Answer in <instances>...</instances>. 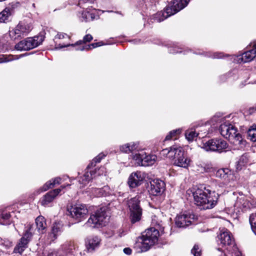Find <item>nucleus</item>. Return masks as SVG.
<instances>
[{"label":"nucleus","mask_w":256,"mask_h":256,"mask_svg":"<svg viewBox=\"0 0 256 256\" xmlns=\"http://www.w3.org/2000/svg\"><path fill=\"white\" fill-rule=\"evenodd\" d=\"M194 204L201 209L213 208L217 203L218 197L211 196V191L208 189L198 188L192 192Z\"/></svg>","instance_id":"obj_1"},{"label":"nucleus","mask_w":256,"mask_h":256,"mask_svg":"<svg viewBox=\"0 0 256 256\" xmlns=\"http://www.w3.org/2000/svg\"><path fill=\"white\" fill-rule=\"evenodd\" d=\"M188 4V0H174L166 7L163 11L158 12L154 16V19L157 22L163 21L184 8Z\"/></svg>","instance_id":"obj_2"},{"label":"nucleus","mask_w":256,"mask_h":256,"mask_svg":"<svg viewBox=\"0 0 256 256\" xmlns=\"http://www.w3.org/2000/svg\"><path fill=\"white\" fill-rule=\"evenodd\" d=\"M106 156L102 153L100 154L98 156L94 158L88 166L86 168L82 176L78 178V182L80 188H83L93 178L95 177L96 174V169L93 170L92 168L96 166L97 163L100 162L101 160Z\"/></svg>","instance_id":"obj_3"},{"label":"nucleus","mask_w":256,"mask_h":256,"mask_svg":"<svg viewBox=\"0 0 256 256\" xmlns=\"http://www.w3.org/2000/svg\"><path fill=\"white\" fill-rule=\"evenodd\" d=\"M220 134L226 138L234 140L235 144H242L244 141L242 136L237 133V130L234 126L228 122H225L220 127Z\"/></svg>","instance_id":"obj_4"},{"label":"nucleus","mask_w":256,"mask_h":256,"mask_svg":"<svg viewBox=\"0 0 256 256\" xmlns=\"http://www.w3.org/2000/svg\"><path fill=\"white\" fill-rule=\"evenodd\" d=\"M106 210L104 208L97 210L90 215L86 224L93 228H99L106 226L108 216Z\"/></svg>","instance_id":"obj_5"},{"label":"nucleus","mask_w":256,"mask_h":256,"mask_svg":"<svg viewBox=\"0 0 256 256\" xmlns=\"http://www.w3.org/2000/svg\"><path fill=\"white\" fill-rule=\"evenodd\" d=\"M44 40L42 35L33 38H28L16 44L15 48L18 50H28L40 44Z\"/></svg>","instance_id":"obj_6"},{"label":"nucleus","mask_w":256,"mask_h":256,"mask_svg":"<svg viewBox=\"0 0 256 256\" xmlns=\"http://www.w3.org/2000/svg\"><path fill=\"white\" fill-rule=\"evenodd\" d=\"M162 222L157 224V220L154 218L152 220V224L154 225L157 226V228H150L146 229L142 234V236L144 237L153 246L154 245L158 240L160 236L159 230H164V227L162 226Z\"/></svg>","instance_id":"obj_7"},{"label":"nucleus","mask_w":256,"mask_h":256,"mask_svg":"<svg viewBox=\"0 0 256 256\" xmlns=\"http://www.w3.org/2000/svg\"><path fill=\"white\" fill-rule=\"evenodd\" d=\"M140 200L137 196L132 198L128 202L130 212V219L132 224L140 221L142 218V209L140 206Z\"/></svg>","instance_id":"obj_8"},{"label":"nucleus","mask_w":256,"mask_h":256,"mask_svg":"<svg viewBox=\"0 0 256 256\" xmlns=\"http://www.w3.org/2000/svg\"><path fill=\"white\" fill-rule=\"evenodd\" d=\"M227 147V142L225 140L219 138L210 140L205 143H204L202 146L207 152L210 151L218 152H222Z\"/></svg>","instance_id":"obj_9"},{"label":"nucleus","mask_w":256,"mask_h":256,"mask_svg":"<svg viewBox=\"0 0 256 256\" xmlns=\"http://www.w3.org/2000/svg\"><path fill=\"white\" fill-rule=\"evenodd\" d=\"M217 242L222 248L226 247V248L228 251H230L232 246L236 245L232 234L225 228L220 230V233L217 236Z\"/></svg>","instance_id":"obj_10"},{"label":"nucleus","mask_w":256,"mask_h":256,"mask_svg":"<svg viewBox=\"0 0 256 256\" xmlns=\"http://www.w3.org/2000/svg\"><path fill=\"white\" fill-rule=\"evenodd\" d=\"M132 159L136 161L138 166H152L157 159V156L154 154L146 155L144 152L132 154Z\"/></svg>","instance_id":"obj_11"},{"label":"nucleus","mask_w":256,"mask_h":256,"mask_svg":"<svg viewBox=\"0 0 256 256\" xmlns=\"http://www.w3.org/2000/svg\"><path fill=\"white\" fill-rule=\"evenodd\" d=\"M68 214L78 222L84 218L88 213L86 206L82 204H76L71 206L68 209Z\"/></svg>","instance_id":"obj_12"},{"label":"nucleus","mask_w":256,"mask_h":256,"mask_svg":"<svg viewBox=\"0 0 256 256\" xmlns=\"http://www.w3.org/2000/svg\"><path fill=\"white\" fill-rule=\"evenodd\" d=\"M175 152L174 156L172 158L174 160V164L180 167L187 168L190 165V160L185 156L182 148L178 146Z\"/></svg>","instance_id":"obj_13"},{"label":"nucleus","mask_w":256,"mask_h":256,"mask_svg":"<svg viewBox=\"0 0 256 256\" xmlns=\"http://www.w3.org/2000/svg\"><path fill=\"white\" fill-rule=\"evenodd\" d=\"M30 30V26L29 24L20 22L14 28L10 31V36L14 40L26 36Z\"/></svg>","instance_id":"obj_14"},{"label":"nucleus","mask_w":256,"mask_h":256,"mask_svg":"<svg viewBox=\"0 0 256 256\" xmlns=\"http://www.w3.org/2000/svg\"><path fill=\"white\" fill-rule=\"evenodd\" d=\"M152 246V244L142 235L136 239L134 248L137 252L142 253L148 251Z\"/></svg>","instance_id":"obj_15"},{"label":"nucleus","mask_w":256,"mask_h":256,"mask_svg":"<svg viewBox=\"0 0 256 256\" xmlns=\"http://www.w3.org/2000/svg\"><path fill=\"white\" fill-rule=\"evenodd\" d=\"M144 179V173L140 171L132 172L128 180V184L132 188H135L140 186Z\"/></svg>","instance_id":"obj_16"},{"label":"nucleus","mask_w":256,"mask_h":256,"mask_svg":"<svg viewBox=\"0 0 256 256\" xmlns=\"http://www.w3.org/2000/svg\"><path fill=\"white\" fill-rule=\"evenodd\" d=\"M194 215L190 213L183 214L178 215L175 220L176 226L179 228H184L192 224Z\"/></svg>","instance_id":"obj_17"},{"label":"nucleus","mask_w":256,"mask_h":256,"mask_svg":"<svg viewBox=\"0 0 256 256\" xmlns=\"http://www.w3.org/2000/svg\"><path fill=\"white\" fill-rule=\"evenodd\" d=\"M217 178L222 180L226 184L234 180V176L232 172L228 168H220L217 170L216 174Z\"/></svg>","instance_id":"obj_18"},{"label":"nucleus","mask_w":256,"mask_h":256,"mask_svg":"<svg viewBox=\"0 0 256 256\" xmlns=\"http://www.w3.org/2000/svg\"><path fill=\"white\" fill-rule=\"evenodd\" d=\"M165 184L160 180H154L150 182V193L154 196L160 195L164 191Z\"/></svg>","instance_id":"obj_19"},{"label":"nucleus","mask_w":256,"mask_h":256,"mask_svg":"<svg viewBox=\"0 0 256 256\" xmlns=\"http://www.w3.org/2000/svg\"><path fill=\"white\" fill-rule=\"evenodd\" d=\"M61 189L56 188L46 193L42 198L40 202L44 206H48L60 193Z\"/></svg>","instance_id":"obj_20"},{"label":"nucleus","mask_w":256,"mask_h":256,"mask_svg":"<svg viewBox=\"0 0 256 256\" xmlns=\"http://www.w3.org/2000/svg\"><path fill=\"white\" fill-rule=\"evenodd\" d=\"M100 240L97 236H92L88 238L86 243L88 251V252H94L100 246Z\"/></svg>","instance_id":"obj_21"},{"label":"nucleus","mask_w":256,"mask_h":256,"mask_svg":"<svg viewBox=\"0 0 256 256\" xmlns=\"http://www.w3.org/2000/svg\"><path fill=\"white\" fill-rule=\"evenodd\" d=\"M256 58V42H254L253 48L246 51L242 55V61L244 62H248Z\"/></svg>","instance_id":"obj_22"},{"label":"nucleus","mask_w":256,"mask_h":256,"mask_svg":"<svg viewBox=\"0 0 256 256\" xmlns=\"http://www.w3.org/2000/svg\"><path fill=\"white\" fill-rule=\"evenodd\" d=\"M35 224L37 227V231L39 234H42L45 232L47 225L46 220L43 216H40L36 218Z\"/></svg>","instance_id":"obj_23"},{"label":"nucleus","mask_w":256,"mask_h":256,"mask_svg":"<svg viewBox=\"0 0 256 256\" xmlns=\"http://www.w3.org/2000/svg\"><path fill=\"white\" fill-rule=\"evenodd\" d=\"M30 242L25 236H23L20 239L19 242L14 247V252L22 254L25 249L28 247V244Z\"/></svg>","instance_id":"obj_24"},{"label":"nucleus","mask_w":256,"mask_h":256,"mask_svg":"<svg viewBox=\"0 0 256 256\" xmlns=\"http://www.w3.org/2000/svg\"><path fill=\"white\" fill-rule=\"evenodd\" d=\"M37 227L35 224H29L28 226L27 230H26L24 236H25L28 240L30 241L32 240V236L34 234H38Z\"/></svg>","instance_id":"obj_25"},{"label":"nucleus","mask_w":256,"mask_h":256,"mask_svg":"<svg viewBox=\"0 0 256 256\" xmlns=\"http://www.w3.org/2000/svg\"><path fill=\"white\" fill-rule=\"evenodd\" d=\"M62 228L58 224H54L52 228V232L48 234V238L51 241H54L57 236L61 232Z\"/></svg>","instance_id":"obj_26"},{"label":"nucleus","mask_w":256,"mask_h":256,"mask_svg":"<svg viewBox=\"0 0 256 256\" xmlns=\"http://www.w3.org/2000/svg\"><path fill=\"white\" fill-rule=\"evenodd\" d=\"M92 193L97 197L105 196L110 194V189L108 186H104L100 188H96L92 190Z\"/></svg>","instance_id":"obj_27"},{"label":"nucleus","mask_w":256,"mask_h":256,"mask_svg":"<svg viewBox=\"0 0 256 256\" xmlns=\"http://www.w3.org/2000/svg\"><path fill=\"white\" fill-rule=\"evenodd\" d=\"M178 145H174L168 148L163 149L160 152L161 155L163 156H166L170 159H172L176 154V150L177 148Z\"/></svg>","instance_id":"obj_28"},{"label":"nucleus","mask_w":256,"mask_h":256,"mask_svg":"<svg viewBox=\"0 0 256 256\" xmlns=\"http://www.w3.org/2000/svg\"><path fill=\"white\" fill-rule=\"evenodd\" d=\"M24 54L20 55H0V63L6 62L13 60H18Z\"/></svg>","instance_id":"obj_29"},{"label":"nucleus","mask_w":256,"mask_h":256,"mask_svg":"<svg viewBox=\"0 0 256 256\" xmlns=\"http://www.w3.org/2000/svg\"><path fill=\"white\" fill-rule=\"evenodd\" d=\"M11 216L12 215L10 212H8L6 210L0 212V219L1 220L3 221L4 224H10V222L11 221Z\"/></svg>","instance_id":"obj_30"},{"label":"nucleus","mask_w":256,"mask_h":256,"mask_svg":"<svg viewBox=\"0 0 256 256\" xmlns=\"http://www.w3.org/2000/svg\"><path fill=\"white\" fill-rule=\"evenodd\" d=\"M138 148V146L136 144H127L122 145L120 148V150L122 152L126 153H129L132 152Z\"/></svg>","instance_id":"obj_31"},{"label":"nucleus","mask_w":256,"mask_h":256,"mask_svg":"<svg viewBox=\"0 0 256 256\" xmlns=\"http://www.w3.org/2000/svg\"><path fill=\"white\" fill-rule=\"evenodd\" d=\"M61 178H56L54 179H52L46 183L42 186V191H46L49 188H52L56 184H60V181Z\"/></svg>","instance_id":"obj_32"},{"label":"nucleus","mask_w":256,"mask_h":256,"mask_svg":"<svg viewBox=\"0 0 256 256\" xmlns=\"http://www.w3.org/2000/svg\"><path fill=\"white\" fill-rule=\"evenodd\" d=\"M12 10L11 8H6L0 13V22H5L8 20V18L11 15Z\"/></svg>","instance_id":"obj_33"},{"label":"nucleus","mask_w":256,"mask_h":256,"mask_svg":"<svg viewBox=\"0 0 256 256\" xmlns=\"http://www.w3.org/2000/svg\"><path fill=\"white\" fill-rule=\"evenodd\" d=\"M92 40V36L91 34H88L86 35L84 37V38H83V40H80L79 42H78L76 44H68L67 45H62L60 48H64V47H67V46H74L76 45H78V44H82V43H86V42H90Z\"/></svg>","instance_id":"obj_34"},{"label":"nucleus","mask_w":256,"mask_h":256,"mask_svg":"<svg viewBox=\"0 0 256 256\" xmlns=\"http://www.w3.org/2000/svg\"><path fill=\"white\" fill-rule=\"evenodd\" d=\"M248 138L252 142H256V125H254L248 130Z\"/></svg>","instance_id":"obj_35"},{"label":"nucleus","mask_w":256,"mask_h":256,"mask_svg":"<svg viewBox=\"0 0 256 256\" xmlns=\"http://www.w3.org/2000/svg\"><path fill=\"white\" fill-rule=\"evenodd\" d=\"M199 134V133L192 130H187L185 133L186 138L188 141L193 140Z\"/></svg>","instance_id":"obj_36"},{"label":"nucleus","mask_w":256,"mask_h":256,"mask_svg":"<svg viewBox=\"0 0 256 256\" xmlns=\"http://www.w3.org/2000/svg\"><path fill=\"white\" fill-rule=\"evenodd\" d=\"M224 256H242V254L237 246L234 245L230 248V250L227 254H224Z\"/></svg>","instance_id":"obj_37"},{"label":"nucleus","mask_w":256,"mask_h":256,"mask_svg":"<svg viewBox=\"0 0 256 256\" xmlns=\"http://www.w3.org/2000/svg\"><path fill=\"white\" fill-rule=\"evenodd\" d=\"M198 171H200L201 172H210L212 169V165L210 164H200L198 165Z\"/></svg>","instance_id":"obj_38"},{"label":"nucleus","mask_w":256,"mask_h":256,"mask_svg":"<svg viewBox=\"0 0 256 256\" xmlns=\"http://www.w3.org/2000/svg\"><path fill=\"white\" fill-rule=\"evenodd\" d=\"M181 132L180 129L170 131L169 134L166 136L165 140H170L172 138L176 139L177 136Z\"/></svg>","instance_id":"obj_39"},{"label":"nucleus","mask_w":256,"mask_h":256,"mask_svg":"<svg viewBox=\"0 0 256 256\" xmlns=\"http://www.w3.org/2000/svg\"><path fill=\"white\" fill-rule=\"evenodd\" d=\"M250 223L253 232L256 235V214H252L250 216Z\"/></svg>","instance_id":"obj_40"},{"label":"nucleus","mask_w":256,"mask_h":256,"mask_svg":"<svg viewBox=\"0 0 256 256\" xmlns=\"http://www.w3.org/2000/svg\"><path fill=\"white\" fill-rule=\"evenodd\" d=\"M103 45V44L102 42H94L91 44H90L87 46H82L81 48L80 49H76V50H88L90 49L96 48L98 46H101Z\"/></svg>","instance_id":"obj_41"},{"label":"nucleus","mask_w":256,"mask_h":256,"mask_svg":"<svg viewBox=\"0 0 256 256\" xmlns=\"http://www.w3.org/2000/svg\"><path fill=\"white\" fill-rule=\"evenodd\" d=\"M82 20L86 22L90 20H93L94 18V15L93 14L90 13L88 12L84 11L82 14Z\"/></svg>","instance_id":"obj_42"},{"label":"nucleus","mask_w":256,"mask_h":256,"mask_svg":"<svg viewBox=\"0 0 256 256\" xmlns=\"http://www.w3.org/2000/svg\"><path fill=\"white\" fill-rule=\"evenodd\" d=\"M64 251L66 253V256H73L74 250V246L70 244L68 248H64Z\"/></svg>","instance_id":"obj_43"},{"label":"nucleus","mask_w":256,"mask_h":256,"mask_svg":"<svg viewBox=\"0 0 256 256\" xmlns=\"http://www.w3.org/2000/svg\"><path fill=\"white\" fill-rule=\"evenodd\" d=\"M194 256H201V250L198 245L195 244L191 250Z\"/></svg>","instance_id":"obj_44"},{"label":"nucleus","mask_w":256,"mask_h":256,"mask_svg":"<svg viewBox=\"0 0 256 256\" xmlns=\"http://www.w3.org/2000/svg\"><path fill=\"white\" fill-rule=\"evenodd\" d=\"M248 162V158L246 155H242L238 161V165L240 166H244Z\"/></svg>","instance_id":"obj_45"},{"label":"nucleus","mask_w":256,"mask_h":256,"mask_svg":"<svg viewBox=\"0 0 256 256\" xmlns=\"http://www.w3.org/2000/svg\"><path fill=\"white\" fill-rule=\"evenodd\" d=\"M68 38H70V36L64 33H58L56 37V38H58V39H62Z\"/></svg>","instance_id":"obj_46"},{"label":"nucleus","mask_w":256,"mask_h":256,"mask_svg":"<svg viewBox=\"0 0 256 256\" xmlns=\"http://www.w3.org/2000/svg\"><path fill=\"white\" fill-rule=\"evenodd\" d=\"M224 55L221 52H216L214 54V58H223Z\"/></svg>","instance_id":"obj_47"},{"label":"nucleus","mask_w":256,"mask_h":256,"mask_svg":"<svg viewBox=\"0 0 256 256\" xmlns=\"http://www.w3.org/2000/svg\"><path fill=\"white\" fill-rule=\"evenodd\" d=\"M124 254L130 255L132 254V250L129 248H126L123 250Z\"/></svg>","instance_id":"obj_48"},{"label":"nucleus","mask_w":256,"mask_h":256,"mask_svg":"<svg viewBox=\"0 0 256 256\" xmlns=\"http://www.w3.org/2000/svg\"><path fill=\"white\" fill-rule=\"evenodd\" d=\"M48 256H60V254L56 252H52L50 253Z\"/></svg>","instance_id":"obj_49"},{"label":"nucleus","mask_w":256,"mask_h":256,"mask_svg":"<svg viewBox=\"0 0 256 256\" xmlns=\"http://www.w3.org/2000/svg\"><path fill=\"white\" fill-rule=\"evenodd\" d=\"M170 52L172 54H175L178 52H181V51H178V50H176L175 49H170Z\"/></svg>","instance_id":"obj_50"},{"label":"nucleus","mask_w":256,"mask_h":256,"mask_svg":"<svg viewBox=\"0 0 256 256\" xmlns=\"http://www.w3.org/2000/svg\"><path fill=\"white\" fill-rule=\"evenodd\" d=\"M244 200H242V198H240L239 200H238L236 203V206H240V204H241L242 203V201H244Z\"/></svg>","instance_id":"obj_51"},{"label":"nucleus","mask_w":256,"mask_h":256,"mask_svg":"<svg viewBox=\"0 0 256 256\" xmlns=\"http://www.w3.org/2000/svg\"><path fill=\"white\" fill-rule=\"evenodd\" d=\"M6 246H10V242H8V241H7V242H6Z\"/></svg>","instance_id":"obj_52"},{"label":"nucleus","mask_w":256,"mask_h":256,"mask_svg":"<svg viewBox=\"0 0 256 256\" xmlns=\"http://www.w3.org/2000/svg\"><path fill=\"white\" fill-rule=\"evenodd\" d=\"M66 187V186H62L60 188L61 189V190H62V189Z\"/></svg>","instance_id":"obj_53"},{"label":"nucleus","mask_w":256,"mask_h":256,"mask_svg":"<svg viewBox=\"0 0 256 256\" xmlns=\"http://www.w3.org/2000/svg\"><path fill=\"white\" fill-rule=\"evenodd\" d=\"M218 250L220 251H223V250H222V248H218Z\"/></svg>","instance_id":"obj_54"},{"label":"nucleus","mask_w":256,"mask_h":256,"mask_svg":"<svg viewBox=\"0 0 256 256\" xmlns=\"http://www.w3.org/2000/svg\"><path fill=\"white\" fill-rule=\"evenodd\" d=\"M134 41L136 42H139L140 40H134Z\"/></svg>","instance_id":"obj_55"},{"label":"nucleus","mask_w":256,"mask_h":256,"mask_svg":"<svg viewBox=\"0 0 256 256\" xmlns=\"http://www.w3.org/2000/svg\"><path fill=\"white\" fill-rule=\"evenodd\" d=\"M102 174L100 172H98V175L100 176V175Z\"/></svg>","instance_id":"obj_56"},{"label":"nucleus","mask_w":256,"mask_h":256,"mask_svg":"<svg viewBox=\"0 0 256 256\" xmlns=\"http://www.w3.org/2000/svg\"><path fill=\"white\" fill-rule=\"evenodd\" d=\"M243 205H244V206H246L245 205V202H244Z\"/></svg>","instance_id":"obj_57"},{"label":"nucleus","mask_w":256,"mask_h":256,"mask_svg":"<svg viewBox=\"0 0 256 256\" xmlns=\"http://www.w3.org/2000/svg\"><path fill=\"white\" fill-rule=\"evenodd\" d=\"M6 0H0V2H4V1H5Z\"/></svg>","instance_id":"obj_58"},{"label":"nucleus","mask_w":256,"mask_h":256,"mask_svg":"<svg viewBox=\"0 0 256 256\" xmlns=\"http://www.w3.org/2000/svg\"><path fill=\"white\" fill-rule=\"evenodd\" d=\"M190 0H188V2H189Z\"/></svg>","instance_id":"obj_59"}]
</instances>
